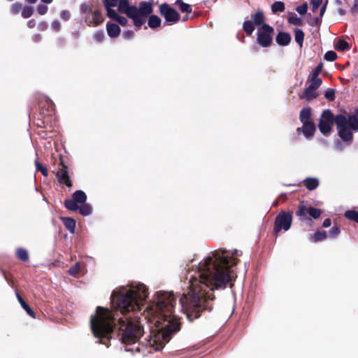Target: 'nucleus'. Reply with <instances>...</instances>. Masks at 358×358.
<instances>
[{
	"mask_svg": "<svg viewBox=\"0 0 358 358\" xmlns=\"http://www.w3.org/2000/svg\"><path fill=\"white\" fill-rule=\"evenodd\" d=\"M310 2L312 6L313 12H315L318 9L320 5L322 3V0H310Z\"/></svg>",
	"mask_w": 358,
	"mask_h": 358,
	"instance_id": "obj_54",
	"label": "nucleus"
},
{
	"mask_svg": "<svg viewBox=\"0 0 358 358\" xmlns=\"http://www.w3.org/2000/svg\"><path fill=\"white\" fill-rule=\"evenodd\" d=\"M72 199H73L78 204H83L86 203L87 195L83 190H76L73 193Z\"/></svg>",
	"mask_w": 358,
	"mask_h": 358,
	"instance_id": "obj_23",
	"label": "nucleus"
},
{
	"mask_svg": "<svg viewBox=\"0 0 358 358\" xmlns=\"http://www.w3.org/2000/svg\"><path fill=\"white\" fill-rule=\"evenodd\" d=\"M336 49L341 51L348 50H350V45L345 40L339 39L336 44Z\"/></svg>",
	"mask_w": 358,
	"mask_h": 358,
	"instance_id": "obj_38",
	"label": "nucleus"
},
{
	"mask_svg": "<svg viewBox=\"0 0 358 358\" xmlns=\"http://www.w3.org/2000/svg\"><path fill=\"white\" fill-rule=\"evenodd\" d=\"M331 224V220L329 218H327L323 221L322 227L324 228L329 227Z\"/></svg>",
	"mask_w": 358,
	"mask_h": 358,
	"instance_id": "obj_60",
	"label": "nucleus"
},
{
	"mask_svg": "<svg viewBox=\"0 0 358 358\" xmlns=\"http://www.w3.org/2000/svg\"><path fill=\"white\" fill-rule=\"evenodd\" d=\"M16 297L20 303L22 308L26 311L27 315L31 316V317H35V313L31 308V307L26 303V301L22 298V296L19 294L17 292H15Z\"/></svg>",
	"mask_w": 358,
	"mask_h": 358,
	"instance_id": "obj_19",
	"label": "nucleus"
},
{
	"mask_svg": "<svg viewBox=\"0 0 358 358\" xmlns=\"http://www.w3.org/2000/svg\"><path fill=\"white\" fill-rule=\"evenodd\" d=\"M285 9V3L282 1H275L271 5V11L273 14H276L278 12H283Z\"/></svg>",
	"mask_w": 358,
	"mask_h": 358,
	"instance_id": "obj_37",
	"label": "nucleus"
},
{
	"mask_svg": "<svg viewBox=\"0 0 358 358\" xmlns=\"http://www.w3.org/2000/svg\"><path fill=\"white\" fill-rule=\"evenodd\" d=\"M291 39L290 34L284 31H279L275 38L276 43L280 46L288 45Z\"/></svg>",
	"mask_w": 358,
	"mask_h": 358,
	"instance_id": "obj_13",
	"label": "nucleus"
},
{
	"mask_svg": "<svg viewBox=\"0 0 358 358\" xmlns=\"http://www.w3.org/2000/svg\"><path fill=\"white\" fill-rule=\"evenodd\" d=\"M60 165L61 167L56 172V176L59 182L67 187H71L72 183L68 172V167L64 164L62 160H61Z\"/></svg>",
	"mask_w": 358,
	"mask_h": 358,
	"instance_id": "obj_9",
	"label": "nucleus"
},
{
	"mask_svg": "<svg viewBox=\"0 0 358 358\" xmlns=\"http://www.w3.org/2000/svg\"><path fill=\"white\" fill-rule=\"evenodd\" d=\"M340 227L334 225L329 231L328 236L331 238H336L340 234Z\"/></svg>",
	"mask_w": 358,
	"mask_h": 358,
	"instance_id": "obj_43",
	"label": "nucleus"
},
{
	"mask_svg": "<svg viewBox=\"0 0 358 358\" xmlns=\"http://www.w3.org/2000/svg\"><path fill=\"white\" fill-rule=\"evenodd\" d=\"M308 81L310 82L309 85L304 89L303 94L300 95L299 97L301 99L310 101L318 96L316 90L322 85V79H308Z\"/></svg>",
	"mask_w": 358,
	"mask_h": 358,
	"instance_id": "obj_7",
	"label": "nucleus"
},
{
	"mask_svg": "<svg viewBox=\"0 0 358 358\" xmlns=\"http://www.w3.org/2000/svg\"><path fill=\"white\" fill-rule=\"evenodd\" d=\"M274 29L268 24H264L258 28L257 34V42L263 48L270 47L273 42V34Z\"/></svg>",
	"mask_w": 358,
	"mask_h": 358,
	"instance_id": "obj_4",
	"label": "nucleus"
},
{
	"mask_svg": "<svg viewBox=\"0 0 358 358\" xmlns=\"http://www.w3.org/2000/svg\"><path fill=\"white\" fill-rule=\"evenodd\" d=\"M287 21L289 24L296 26H300L302 24L301 18L298 17L296 15L293 14L288 17Z\"/></svg>",
	"mask_w": 358,
	"mask_h": 358,
	"instance_id": "obj_41",
	"label": "nucleus"
},
{
	"mask_svg": "<svg viewBox=\"0 0 358 358\" xmlns=\"http://www.w3.org/2000/svg\"><path fill=\"white\" fill-rule=\"evenodd\" d=\"M311 115V109L310 107L303 108L299 115L300 121L303 122H309Z\"/></svg>",
	"mask_w": 358,
	"mask_h": 358,
	"instance_id": "obj_26",
	"label": "nucleus"
},
{
	"mask_svg": "<svg viewBox=\"0 0 358 358\" xmlns=\"http://www.w3.org/2000/svg\"><path fill=\"white\" fill-rule=\"evenodd\" d=\"M322 23V17H315L310 21V25L311 27H319Z\"/></svg>",
	"mask_w": 358,
	"mask_h": 358,
	"instance_id": "obj_53",
	"label": "nucleus"
},
{
	"mask_svg": "<svg viewBox=\"0 0 358 358\" xmlns=\"http://www.w3.org/2000/svg\"><path fill=\"white\" fill-rule=\"evenodd\" d=\"M131 20H133V24L135 26L136 30L140 29L146 22L145 17L141 15H137Z\"/></svg>",
	"mask_w": 358,
	"mask_h": 358,
	"instance_id": "obj_33",
	"label": "nucleus"
},
{
	"mask_svg": "<svg viewBox=\"0 0 358 358\" xmlns=\"http://www.w3.org/2000/svg\"><path fill=\"white\" fill-rule=\"evenodd\" d=\"M92 5L89 3H83L80 6V10L82 14H85L88 12H92Z\"/></svg>",
	"mask_w": 358,
	"mask_h": 358,
	"instance_id": "obj_47",
	"label": "nucleus"
},
{
	"mask_svg": "<svg viewBox=\"0 0 358 358\" xmlns=\"http://www.w3.org/2000/svg\"><path fill=\"white\" fill-rule=\"evenodd\" d=\"M22 8V4L20 2H15L11 6V13L17 14Z\"/></svg>",
	"mask_w": 358,
	"mask_h": 358,
	"instance_id": "obj_50",
	"label": "nucleus"
},
{
	"mask_svg": "<svg viewBox=\"0 0 358 358\" xmlns=\"http://www.w3.org/2000/svg\"><path fill=\"white\" fill-rule=\"evenodd\" d=\"M92 16L85 18V22L90 27L96 26L100 24L103 21V17L100 10H93L91 12Z\"/></svg>",
	"mask_w": 358,
	"mask_h": 358,
	"instance_id": "obj_11",
	"label": "nucleus"
},
{
	"mask_svg": "<svg viewBox=\"0 0 358 358\" xmlns=\"http://www.w3.org/2000/svg\"><path fill=\"white\" fill-rule=\"evenodd\" d=\"M236 261L225 250L215 251L197 265L188 266L183 286L185 292L179 300L180 309L189 320L201 315L203 310H211L214 300L213 291L224 289L236 278Z\"/></svg>",
	"mask_w": 358,
	"mask_h": 358,
	"instance_id": "obj_2",
	"label": "nucleus"
},
{
	"mask_svg": "<svg viewBox=\"0 0 358 358\" xmlns=\"http://www.w3.org/2000/svg\"><path fill=\"white\" fill-rule=\"evenodd\" d=\"M38 29L41 30V31H45L47 29L48 25V23L46 22H41L38 24Z\"/></svg>",
	"mask_w": 358,
	"mask_h": 358,
	"instance_id": "obj_59",
	"label": "nucleus"
},
{
	"mask_svg": "<svg viewBox=\"0 0 358 358\" xmlns=\"http://www.w3.org/2000/svg\"><path fill=\"white\" fill-rule=\"evenodd\" d=\"M138 8L139 10V15H141L145 17L153 12L152 5L147 1L141 2Z\"/></svg>",
	"mask_w": 358,
	"mask_h": 358,
	"instance_id": "obj_15",
	"label": "nucleus"
},
{
	"mask_svg": "<svg viewBox=\"0 0 358 358\" xmlns=\"http://www.w3.org/2000/svg\"><path fill=\"white\" fill-rule=\"evenodd\" d=\"M294 39L300 47L303 46L304 41V33L301 29H296L294 30Z\"/></svg>",
	"mask_w": 358,
	"mask_h": 358,
	"instance_id": "obj_34",
	"label": "nucleus"
},
{
	"mask_svg": "<svg viewBox=\"0 0 358 358\" xmlns=\"http://www.w3.org/2000/svg\"><path fill=\"white\" fill-rule=\"evenodd\" d=\"M292 211L281 210L275 219L273 231L278 234L282 230L288 231L292 226Z\"/></svg>",
	"mask_w": 358,
	"mask_h": 358,
	"instance_id": "obj_3",
	"label": "nucleus"
},
{
	"mask_svg": "<svg viewBox=\"0 0 358 358\" xmlns=\"http://www.w3.org/2000/svg\"><path fill=\"white\" fill-rule=\"evenodd\" d=\"M130 6L129 0H118L117 8L121 13Z\"/></svg>",
	"mask_w": 358,
	"mask_h": 358,
	"instance_id": "obj_40",
	"label": "nucleus"
},
{
	"mask_svg": "<svg viewBox=\"0 0 358 358\" xmlns=\"http://www.w3.org/2000/svg\"><path fill=\"white\" fill-rule=\"evenodd\" d=\"M79 213L83 216H88L92 214V208L90 204L84 203L81 206H79L78 210Z\"/></svg>",
	"mask_w": 358,
	"mask_h": 358,
	"instance_id": "obj_31",
	"label": "nucleus"
},
{
	"mask_svg": "<svg viewBox=\"0 0 358 358\" xmlns=\"http://www.w3.org/2000/svg\"><path fill=\"white\" fill-rule=\"evenodd\" d=\"M350 128L355 131H358V118L355 115H348V123Z\"/></svg>",
	"mask_w": 358,
	"mask_h": 358,
	"instance_id": "obj_32",
	"label": "nucleus"
},
{
	"mask_svg": "<svg viewBox=\"0 0 358 358\" xmlns=\"http://www.w3.org/2000/svg\"><path fill=\"white\" fill-rule=\"evenodd\" d=\"M358 10V0L354 1L353 6L351 8L350 11L354 13Z\"/></svg>",
	"mask_w": 358,
	"mask_h": 358,
	"instance_id": "obj_61",
	"label": "nucleus"
},
{
	"mask_svg": "<svg viewBox=\"0 0 358 358\" xmlns=\"http://www.w3.org/2000/svg\"><path fill=\"white\" fill-rule=\"evenodd\" d=\"M118 0H103V4L106 10L107 16L110 15V12H115L113 7L117 6Z\"/></svg>",
	"mask_w": 358,
	"mask_h": 358,
	"instance_id": "obj_25",
	"label": "nucleus"
},
{
	"mask_svg": "<svg viewBox=\"0 0 358 358\" xmlns=\"http://www.w3.org/2000/svg\"><path fill=\"white\" fill-rule=\"evenodd\" d=\"M308 10V4L307 3H304L299 6L296 7V10L300 14V15H304L306 13Z\"/></svg>",
	"mask_w": 358,
	"mask_h": 358,
	"instance_id": "obj_52",
	"label": "nucleus"
},
{
	"mask_svg": "<svg viewBox=\"0 0 358 358\" xmlns=\"http://www.w3.org/2000/svg\"><path fill=\"white\" fill-rule=\"evenodd\" d=\"M324 58L327 61L334 62L336 59L337 55L334 51L329 50L324 54Z\"/></svg>",
	"mask_w": 358,
	"mask_h": 358,
	"instance_id": "obj_45",
	"label": "nucleus"
},
{
	"mask_svg": "<svg viewBox=\"0 0 358 358\" xmlns=\"http://www.w3.org/2000/svg\"><path fill=\"white\" fill-rule=\"evenodd\" d=\"M161 24L162 20L159 16L156 15H151L148 17V25L150 29H155L158 28L160 27Z\"/></svg>",
	"mask_w": 358,
	"mask_h": 358,
	"instance_id": "obj_20",
	"label": "nucleus"
},
{
	"mask_svg": "<svg viewBox=\"0 0 358 358\" xmlns=\"http://www.w3.org/2000/svg\"><path fill=\"white\" fill-rule=\"evenodd\" d=\"M64 206L72 211H77L79 209L78 203L73 199L65 200Z\"/></svg>",
	"mask_w": 358,
	"mask_h": 358,
	"instance_id": "obj_35",
	"label": "nucleus"
},
{
	"mask_svg": "<svg viewBox=\"0 0 358 358\" xmlns=\"http://www.w3.org/2000/svg\"><path fill=\"white\" fill-rule=\"evenodd\" d=\"M159 13L165 19L164 24L171 25L180 20V14L167 3L160 5Z\"/></svg>",
	"mask_w": 358,
	"mask_h": 358,
	"instance_id": "obj_6",
	"label": "nucleus"
},
{
	"mask_svg": "<svg viewBox=\"0 0 358 358\" xmlns=\"http://www.w3.org/2000/svg\"><path fill=\"white\" fill-rule=\"evenodd\" d=\"M36 25V21L34 20H30L27 22V27L29 28H33Z\"/></svg>",
	"mask_w": 358,
	"mask_h": 358,
	"instance_id": "obj_63",
	"label": "nucleus"
},
{
	"mask_svg": "<svg viewBox=\"0 0 358 358\" xmlns=\"http://www.w3.org/2000/svg\"><path fill=\"white\" fill-rule=\"evenodd\" d=\"M35 165L36 167V170L40 171L43 176H47L48 174L47 169L43 166L37 159L35 161Z\"/></svg>",
	"mask_w": 358,
	"mask_h": 358,
	"instance_id": "obj_48",
	"label": "nucleus"
},
{
	"mask_svg": "<svg viewBox=\"0 0 358 358\" xmlns=\"http://www.w3.org/2000/svg\"><path fill=\"white\" fill-rule=\"evenodd\" d=\"M327 237V234L324 231H317L313 236H310V240L317 243L325 240Z\"/></svg>",
	"mask_w": 358,
	"mask_h": 358,
	"instance_id": "obj_28",
	"label": "nucleus"
},
{
	"mask_svg": "<svg viewBox=\"0 0 358 358\" xmlns=\"http://www.w3.org/2000/svg\"><path fill=\"white\" fill-rule=\"evenodd\" d=\"M52 28L56 31H58L60 28H61V25H60V22L58 21V20H54L52 22Z\"/></svg>",
	"mask_w": 358,
	"mask_h": 358,
	"instance_id": "obj_58",
	"label": "nucleus"
},
{
	"mask_svg": "<svg viewBox=\"0 0 358 358\" xmlns=\"http://www.w3.org/2000/svg\"><path fill=\"white\" fill-rule=\"evenodd\" d=\"M324 97L329 101H333L335 98L334 91L333 90H330L325 92Z\"/></svg>",
	"mask_w": 358,
	"mask_h": 358,
	"instance_id": "obj_56",
	"label": "nucleus"
},
{
	"mask_svg": "<svg viewBox=\"0 0 358 358\" xmlns=\"http://www.w3.org/2000/svg\"><path fill=\"white\" fill-rule=\"evenodd\" d=\"M333 122V113L330 110H324L321 115L318 124L320 131L324 135L329 134L331 129Z\"/></svg>",
	"mask_w": 358,
	"mask_h": 358,
	"instance_id": "obj_8",
	"label": "nucleus"
},
{
	"mask_svg": "<svg viewBox=\"0 0 358 358\" xmlns=\"http://www.w3.org/2000/svg\"><path fill=\"white\" fill-rule=\"evenodd\" d=\"M122 13L126 14L131 19L139 15L138 8L136 6H130Z\"/></svg>",
	"mask_w": 358,
	"mask_h": 358,
	"instance_id": "obj_30",
	"label": "nucleus"
},
{
	"mask_svg": "<svg viewBox=\"0 0 358 358\" xmlns=\"http://www.w3.org/2000/svg\"><path fill=\"white\" fill-rule=\"evenodd\" d=\"M39 108H43L41 112L43 116L49 115V113L54 110V103L52 100L45 96H41V99L38 100Z\"/></svg>",
	"mask_w": 358,
	"mask_h": 358,
	"instance_id": "obj_10",
	"label": "nucleus"
},
{
	"mask_svg": "<svg viewBox=\"0 0 358 358\" xmlns=\"http://www.w3.org/2000/svg\"><path fill=\"white\" fill-rule=\"evenodd\" d=\"M134 33L131 30H127L122 32V36L124 39H131L133 38Z\"/></svg>",
	"mask_w": 358,
	"mask_h": 358,
	"instance_id": "obj_57",
	"label": "nucleus"
},
{
	"mask_svg": "<svg viewBox=\"0 0 358 358\" xmlns=\"http://www.w3.org/2000/svg\"><path fill=\"white\" fill-rule=\"evenodd\" d=\"M303 185L310 191L315 189L320 184L319 180L317 178H306L303 181Z\"/></svg>",
	"mask_w": 358,
	"mask_h": 358,
	"instance_id": "obj_16",
	"label": "nucleus"
},
{
	"mask_svg": "<svg viewBox=\"0 0 358 358\" xmlns=\"http://www.w3.org/2000/svg\"><path fill=\"white\" fill-rule=\"evenodd\" d=\"M148 294L146 286L140 282L113 290L110 300L115 311L98 306L90 318L91 330L99 343L108 348V342L116 335L127 345L125 351L140 352L138 341L145 333V322L150 334L145 345L156 351L162 350L180 330V319L173 314L176 297L173 292L158 291L143 313H140Z\"/></svg>",
	"mask_w": 358,
	"mask_h": 358,
	"instance_id": "obj_1",
	"label": "nucleus"
},
{
	"mask_svg": "<svg viewBox=\"0 0 358 358\" xmlns=\"http://www.w3.org/2000/svg\"><path fill=\"white\" fill-rule=\"evenodd\" d=\"M34 8L32 6H24L22 10V16L24 18H29L33 15Z\"/></svg>",
	"mask_w": 358,
	"mask_h": 358,
	"instance_id": "obj_42",
	"label": "nucleus"
},
{
	"mask_svg": "<svg viewBox=\"0 0 358 358\" xmlns=\"http://www.w3.org/2000/svg\"><path fill=\"white\" fill-rule=\"evenodd\" d=\"M334 122H335L337 129L348 127V117L347 118L342 114L337 115L335 117H334Z\"/></svg>",
	"mask_w": 358,
	"mask_h": 358,
	"instance_id": "obj_21",
	"label": "nucleus"
},
{
	"mask_svg": "<svg viewBox=\"0 0 358 358\" xmlns=\"http://www.w3.org/2000/svg\"><path fill=\"white\" fill-rule=\"evenodd\" d=\"M322 213V210L319 208H314L313 206L307 207L304 204H300L298 206L296 215L299 217V220L301 222H305L307 224H310L312 223V220L308 216L316 220L321 216Z\"/></svg>",
	"mask_w": 358,
	"mask_h": 358,
	"instance_id": "obj_5",
	"label": "nucleus"
},
{
	"mask_svg": "<svg viewBox=\"0 0 358 358\" xmlns=\"http://www.w3.org/2000/svg\"><path fill=\"white\" fill-rule=\"evenodd\" d=\"M60 17L65 21H67L71 17V13L67 10H63L60 12Z\"/></svg>",
	"mask_w": 358,
	"mask_h": 358,
	"instance_id": "obj_55",
	"label": "nucleus"
},
{
	"mask_svg": "<svg viewBox=\"0 0 358 358\" xmlns=\"http://www.w3.org/2000/svg\"><path fill=\"white\" fill-rule=\"evenodd\" d=\"M322 71V65H319L315 67L308 76V79H320L318 78V75Z\"/></svg>",
	"mask_w": 358,
	"mask_h": 358,
	"instance_id": "obj_44",
	"label": "nucleus"
},
{
	"mask_svg": "<svg viewBox=\"0 0 358 358\" xmlns=\"http://www.w3.org/2000/svg\"><path fill=\"white\" fill-rule=\"evenodd\" d=\"M48 8L47 6L44 4H38L36 8V10L38 13L41 15H45L47 13Z\"/></svg>",
	"mask_w": 358,
	"mask_h": 358,
	"instance_id": "obj_51",
	"label": "nucleus"
},
{
	"mask_svg": "<svg viewBox=\"0 0 358 358\" xmlns=\"http://www.w3.org/2000/svg\"><path fill=\"white\" fill-rule=\"evenodd\" d=\"M104 37V32L102 30L96 31L93 36V38L97 42L103 41Z\"/></svg>",
	"mask_w": 358,
	"mask_h": 358,
	"instance_id": "obj_49",
	"label": "nucleus"
},
{
	"mask_svg": "<svg viewBox=\"0 0 358 358\" xmlns=\"http://www.w3.org/2000/svg\"><path fill=\"white\" fill-rule=\"evenodd\" d=\"M252 19L255 25H256L258 28L263 26L265 23V17L264 12L262 10H258L255 14L252 15Z\"/></svg>",
	"mask_w": 358,
	"mask_h": 358,
	"instance_id": "obj_18",
	"label": "nucleus"
},
{
	"mask_svg": "<svg viewBox=\"0 0 358 358\" xmlns=\"http://www.w3.org/2000/svg\"><path fill=\"white\" fill-rule=\"evenodd\" d=\"M81 269H80V264L79 263H76L74 264L73 266L71 267L69 270H68V273L71 275H76L77 274H78L80 272Z\"/></svg>",
	"mask_w": 358,
	"mask_h": 358,
	"instance_id": "obj_46",
	"label": "nucleus"
},
{
	"mask_svg": "<svg viewBox=\"0 0 358 358\" xmlns=\"http://www.w3.org/2000/svg\"><path fill=\"white\" fill-rule=\"evenodd\" d=\"M33 41L35 42H39L41 40V36L38 34H35L32 37Z\"/></svg>",
	"mask_w": 358,
	"mask_h": 358,
	"instance_id": "obj_64",
	"label": "nucleus"
},
{
	"mask_svg": "<svg viewBox=\"0 0 358 358\" xmlns=\"http://www.w3.org/2000/svg\"><path fill=\"white\" fill-rule=\"evenodd\" d=\"M338 134L343 141L351 142L352 141V133L348 127L338 129Z\"/></svg>",
	"mask_w": 358,
	"mask_h": 358,
	"instance_id": "obj_17",
	"label": "nucleus"
},
{
	"mask_svg": "<svg viewBox=\"0 0 358 358\" xmlns=\"http://www.w3.org/2000/svg\"><path fill=\"white\" fill-rule=\"evenodd\" d=\"M243 29L248 36H251L255 31V24L251 20H245L243 23Z\"/></svg>",
	"mask_w": 358,
	"mask_h": 358,
	"instance_id": "obj_29",
	"label": "nucleus"
},
{
	"mask_svg": "<svg viewBox=\"0 0 358 358\" xmlns=\"http://www.w3.org/2000/svg\"><path fill=\"white\" fill-rule=\"evenodd\" d=\"M106 31L110 37L116 38L120 35V28L118 24L108 22L106 23Z\"/></svg>",
	"mask_w": 358,
	"mask_h": 358,
	"instance_id": "obj_14",
	"label": "nucleus"
},
{
	"mask_svg": "<svg viewBox=\"0 0 358 358\" xmlns=\"http://www.w3.org/2000/svg\"><path fill=\"white\" fill-rule=\"evenodd\" d=\"M301 128H298V131L301 130L303 135L309 138L312 137L315 131V126L312 122H303Z\"/></svg>",
	"mask_w": 358,
	"mask_h": 358,
	"instance_id": "obj_12",
	"label": "nucleus"
},
{
	"mask_svg": "<svg viewBox=\"0 0 358 358\" xmlns=\"http://www.w3.org/2000/svg\"><path fill=\"white\" fill-rule=\"evenodd\" d=\"M345 217L358 223V210H349L345 213Z\"/></svg>",
	"mask_w": 358,
	"mask_h": 358,
	"instance_id": "obj_39",
	"label": "nucleus"
},
{
	"mask_svg": "<svg viewBox=\"0 0 358 358\" xmlns=\"http://www.w3.org/2000/svg\"><path fill=\"white\" fill-rule=\"evenodd\" d=\"M110 15L107 17L117 22L122 26H126L128 23V20L125 17L120 15L116 11L110 12Z\"/></svg>",
	"mask_w": 358,
	"mask_h": 358,
	"instance_id": "obj_24",
	"label": "nucleus"
},
{
	"mask_svg": "<svg viewBox=\"0 0 358 358\" xmlns=\"http://www.w3.org/2000/svg\"><path fill=\"white\" fill-rule=\"evenodd\" d=\"M327 6V1L324 3V4L321 7L320 11V17H322L325 13L326 8Z\"/></svg>",
	"mask_w": 358,
	"mask_h": 358,
	"instance_id": "obj_62",
	"label": "nucleus"
},
{
	"mask_svg": "<svg viewBox=\"0 0 358 358\" xmlns=\"http://www.w3.org/2000/svg\"><path fill=\"white\" fill-rule=\"evenodd\" d=\"M61 220H62V222L65 227L70 231L71 234L75 233L76 229V221L74 219L71 217H61Z\"/></svg>",
	"mask_w": 358,
	"mask_h": 358,
	"instance_id": "obj_22",
	"label": "nucleus"
},
{
	"mask_svg": "<svg viewBox=\"0 0 358 358\" xmlns=\"http://www.w3.org/2000/svg\"><path fill=\"white\" fill-rule=\"evenodd\" d=\"M16 255L18 259L23 262H27L29 257L28 251L23 248H18L16 249Z\"/></svg>",
	"mask_w": 358,
	"mask_h": 358,
	"instance_id": "obj_36",
	"label": "nucleus"
},
{
	"mask_svg": "<svg viewBox=\"0 0 358 358\" xmlns=\"http://www.w3.org/2000/svg\"><path fill=\"white\" fill-rule=\"evenodd\" d=\"M175 5H176L182 13H190L192 12L191 6L185 3L182 0H176Z\"/></svg>",
	"mask_w": 358,
	"mask_h": 358,
	"instance_id": "obj_27",
	"label": "nucleus"
}]
</instances>
